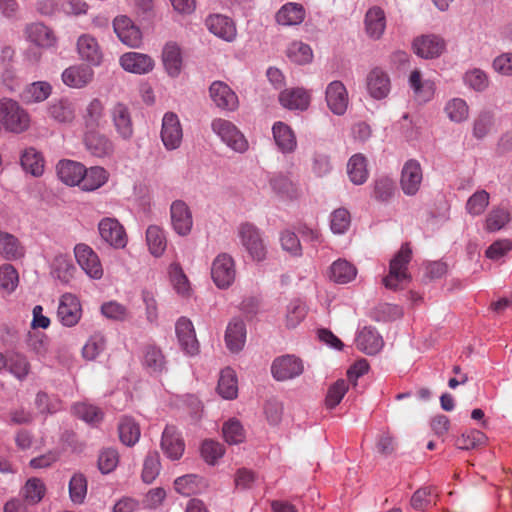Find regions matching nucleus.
<instances>
[{
    "label": "nucleus",
    "mask_w": 512,
    "mask_h": 512,
    "mask_svg": "<svg viewBox=\"0 0 512 512\" xmlns=\"http://www.w3.org/2000/svg\"><path fill=\"white\" fill-rule=\"evenodd\" d=\"M412 251L408 244H403L400 250L391 259L389 273L383 278L385 288L390 290L404 289L410 282L408 264L411 260Z\"/></svg>",
    "instance_id": "1"
},
{
    "label": "nucleus",
    "mask_w": 512,
    "mask_h": 512,
    "mask_svg": "<svg viewBox=\"0 0 512 512\" xmlns=\"http://www.w3.org/2000/svg\"><path fill=\"white\" fill-rule=\"evenodd\" d=\"M57 175L59 179L69 185H79L83 191H93L96 189V180L92 174H87L88 170L79 162L72 160H62L57 164ZM93 173V169H90Z\"/></svg>",
    "instance_id": "2"
},
{
    "label": "nucleus",
    "mask_w": 512,
    "mask_h": 512,
    "mask_svg": "<svg viewBox=\"0 0 512 512\" xmlns=\"http://www.w3.org/2000/svg\"><path fill=\"white\" fill-rule=\"evenodd\" d=\"M0 120L4 128L13 133H22L30 126L29 114L14 100H0Z\"/></svg>",
    "instance_id": "3"
},
{
    "label": "nucleus",
    "mask_w": 512,
    "mask_h": 512,
    "mask_svg": "<svg viewBox=\"0 0 512 512\" xmlns=\"http://www.w3.org/2000/svg\"><path fill=\"white\" fill-rule=\"evenodd\" d=\"M212 131L230 149L237 153H244L248 149V141L243 133L231 121L217 118L211 123Z\"/></svg>",
    "instance_id": "4"
},
{
    "label": "nucleus",
    "mask_w": 512,
    "mask_h": 512,
    "mask_svg": "<svg viewBox=\"0 0 512 512\" xmlns=\"http://www.w3.org/2000/svg\"><path fill=\"white\" fill-rule=\"evenodd\" d=\"M238 237L249 256L261 262L266 258L267 250L261 231L252 223H242L238 227Z\"/></svg>",
    "instance_id": "5"
},
{
    "label": "nucleus",
    "mask_w": 512,
    "mask_h": 512,
    "mask_svg": "<svg viewBox=\"0 0 512 512\" xmlns=\"http://www.w3.org/2000/svg\"><path fill=\"white\" fill-rule=\"evenodd\" d=\"M270 370L276 381L284 382L299 377L304 372V363L294 354H284L272 361Z\"/></svg>",
    "instance_id": "6"
},
{
    "label": "nucleus",
    "mask_w": 512,
    "mask_h": 512,
    "mask_svg": "<svg viewBox=\"0 0 512 512\" xmlns=\"http://www.w3.org/2000/svg\"><path fill=\"white\" fill-rule=\"evenodd\" d=\"M211 276L218 288L230 287L236 276L235 262L232 256L228 253L218 254L212 262Z\"/></svg>",
    "instance_id": "7"
},
{
    "label": "nucleus",
    "mask_w": 512,
    "mask_h": 512,
    "mask_svg": "<svg viewBox=\"0 0 512 512\" xmlns=\"http://www.w3.org/2000/svg\"><path fill=\"white\" fill-rule=\"evenodd\" d=\"M169 212L172 230L178 236H188L193 228L192 211L188 204L181 199L174 200L170 205Z\"/></svg>",
    "instance_id": "8"
},
{
    "label": "nucleus",
    "mask_w": 512,
    "mask_h": 512,
    "mask_svg": "<svg viewBox=\"0 0 512 512\" xmlns=\"http://www.w3.org/2000/svg\"><path fill=\"white\" fill-rule=\"evenodd\" d=\"M160 137L167 150L172 151L180 147L183 139V130L176 113L169 111L164 114Z\"/></svg>",
    "instance_id": "9"
},
{
    "label": "nucleus",
    "mask_w": 512,
    "mask_h": 512,
    "mask_svg": "<svg viewBox=\"0 0 512 512\" xmlns=\"http://www.w3.org/2000/svg\"><path fill=\"white\" fill-rule=\"evenodd\" d=\"M209 96L220 110L233 112L239 107L237 94L223 81H213L210 84Z\"/></svg>",
    "instance_id": "10"
},
{
    "label": "nucleus",
    "mask_w": 512,
    "mask_h": 512,
    "mask_svg": "<svg viewBox=\"0 0 512 512\" xmlns=\"http://www.w3.org/2000/svg\"><path fill=\"white\" fill-rule=\"evenodd\" d=\"M423 181V170L416 159L407 160L401 170L400 186L407 196H414L420 190Z\"/></svg>",
    "instance_id": "11"
},
{
    "label": "nucleus",
    "mask_w": 512,
    "mask_h": 512,
    "mask_svg": "<svg viewBox=\"0 0 512 512\" xmlns=\"http://www.w3.org/2000/svg\"><path fill=\"white\" fill-rule=\"evenodd\" d=\"M161 450L171 461L179 460L185 450V442L182 433L174 425H166L162 432Z\"/></svg>",
    "instance_id": "12"
},
{
    "label": "nucleus",
    "mask_w": 512,
    "mask_h": 512,
    "mask_svg": "<svg viewBox=\"0 0 512 512\" xmlns=\"http://www.w3.org/2000/svg\"><path fill=\"white\" fill-rule=\"evenodd\" d=\"M98 233L102 239L115 248H124L127 236L124 226L116 218H103L98 222Z\"/></svg>",
    "instance_id": "13"
},
{
    "label": "nucleus",
    "mask_w": 512,
    "mask_h": 512,
    "mask_svg": "<svg viewBox=\"0 0 512 512\" xmlns=\"http://www.w3.org/2000/svg\"><path fill=\"white\" fill-rule=\"evenodd\" d=\"M113 28L119 40L131 47L138 48L142 44V32L127 16H118L113 21Z\"/></svg>",
    "instance_id": "14"
},
{
    "label": "nucleus",
    "mask_w": 512,
    "mask_h": 512,
    "mask_svg": "<svg viewBox=\"0 0 512 512\" xmlns=\"http://www.w3.org/2000/svg\"><path fill=\"white\" fill-rule=\"evenodd\" d=\"M325 100L333 114L344 115L349 104L348 92L344 84L337 80L330 82L326 87Z\"/></svg>",
    "instance_id": "15"
},
{
    "label": "nucleus",
    "mask_w": 512,
    "mask_h": 512,
    "mask_svg": "<svg viewBox=\"0 0 512 512\" xmlns=\"http://www.w3.org/2000/svg\"><path fill=\"white\" fill-rule=\"evenodd\" d=\"M175 332L181 349L190 356L199 351V343L195 329L190 319L180 317L175 324Z\"/></svg>",
    "instance_id": "16"
},
{
    "label": "nucleus",
    "mask_w": 512,
    "mask_h": 512,
    "mask_svg": "<svg viewBox=\"0 0 512 512\" xmlns=\"http://www.w3.org/2000/svg\"><path fill=\"white\" fill-rule=\"evenodd\" d=\"M82 316V308L79 300L72 294H64L60 298L57 309V317L66 327L75 326Z\"/></svg>",
    "instance_id": "17"
},
{
    "label": "nucleus",
    "mask_w": 512,
    "mask_h": 512,
    "mask_svg": "<svg viewBox=\"0 0 512 512\" xmlns=\"http://www.w3.org/2000/svg\"><path fill=\"white\" fill-rule=\"evenodd\" d=\"M413 49L421 58L434 59L443 53L445 42L437 35H422L413 41Z\"/></svg>",
    "instance_id": "18"
},
{
    "label": "nucleus",
    "mask_w": 512,
    "mask_h": 512,
    "mask_svg": "<svg viewBox=\"0 0 512 512\" xmlns=\"http://www.w3.org/2000/svg\"><path fill=\"white\" fill-rule=\"evenodd\" d=\"M408 85L412 90L414 99L420 103L429 102L435 94V82L431 79H423L418 69L410 73Z\"/></svg>",
    "instance_id": "19"
},
{
    "label": "nucleus",
    "mask_w": 512,
    "mask_h": 512,
    "mask_svg": "<svg viewBox=\"0 0 512 512\" xmlns=\"http://www.w3.org/2000/svg\"><path fill=\"white\" fill-rule=\"evenodd\" d=\"M113 125L118 135L124 139L132 138L134 130L129 108L123 103H116L110 110Z\"/></svg>",
    "instance_id": "20"
},
{
    "label": "nucleus",
    "mask_w": 512,
    "mask_h": 512,
    "mask_svg": "<svg viewBox=\"0 0 512 512\" xmlns=\"http://www.w3.org/2000/svg\"><path fill=\"white\" fill-rule=\"evenodd\" d=\"M367 90L369 95L376 100L386 98L391 90L389 75L380 68L372 69L367 75Z\"/></svg>",
    "instance_id": "21"
},
{
    "label": "nucleus",
    "mask_w": 512,
    "mask_h": 512,
    "mask_svg": "<svg viewBox=\"0 0 512 512\" xmlns=\"http://www.w3.org/2000/svg\"><path fill=\"white\" fill-rule=\"evenodd\" d=\"M94 70L90 65L79 64L66 68L61 77L63 83L71 88H82L92 81Z\"/></svg>",
    "instance_id": "22"
},
{
    "label": "nucleus",
    "mask_w": 512,
    "mask_h": 512,
    "mask_svg": "<svg viewBox=\"0 0 512 512\" xmlns=\"http://www.w3.org/2000/svg\"><path fill=\"white\" fill-rule=\"evenodd\" d=\"M119 61L125 71L139 75L149 73L154 67L153 59L139 52L124 53Z\"/></svg>",
    "instance_id": "23"
},
{
    "label": "nucleus",
    "mask_w": 512,
    "mask_h": 512,
    "mask_svg": "<svg viewBox=\"0 0 512 512\" xmlns=\"http://www.w3.org/2000/svg\"><path fill=\"white\" fill-rule=\"evenodd\" d=\"M141 363L150 375H159L166 371V360L162 350L154 344H147L142 348Z\"/></svg>",
    "instance_id": "24"
},
{
    "label": "nucleus",
    "mask_w": 512,
    "mask_h": 512,
    "mask_svg": "<svg viewBox=\"0 0 512 512\" xmlns=\"http://www.w3.org/2000/svg\"><path fill=\"white\" fill-rule=\"evenodd\" d=\"M206 26L212 34L227 42H232L236 38L235 24L227 16L220 14L210 15L206 19Z\"/></svg>",
    "instance_id": "25"
},
{
    "label": "nucleus",
    "mask_w": 512,
    "mask_h": 512,
    "mask_svg": "<svg viewBox=\"0 0 512 512\" xmlns=\"http://www.w3.org/2000/svg\"><path fill=\"white\" fill-rule=\"evenodd\" d=\"M356 346L367 355H375L382 349L383 339L376 328L365 326L357 334Z\"/></svg>",
    "instance_id": "26"
},
{
    "label": "nucleus",
    "mask_w": 512,
    "mask_h": 512,
    "mask_svg": "<svg viewBox=\"0 0 512 512\" xmlns=\"http://www.w3.org/2000/svg\"><path fill=\"white\" fill-rule=\"evenodd\" d=\"M246 341V325L238 317L231 319L225 331V343L231 352H239Z\"/></svg>",
    "instance_id": "27"
},
{
    "label": "nucleus",
    "mask_w": 512,
    "mask_h": 512,
    "mask_svg": "<svg viewBox=\"0 0 512 512\" xmlns=\"http://www.w3.org/2000/svg\"><path fill=\"white\" fill-rule=\"evenodd\" d=\"M273 138L278 149L286 154L292 153L297 146V141L292 129L285 123L278 121L272 127Z\"/></svg>",
    "instance_id": "28"
},
{
    "label": "nucleus",
    "mask_w": 512,
    "mask_h": 512,
    "mask_svg": "<svg viewBox=\"0 0 512 512\" xmlns=\"http://www.w3.org/2000/svg\"><path fill=\"white\" fill-rule=\"evenodd\" d=\"M365 30L367 35L378 40L383 35L386 28V16L384 11L377 6L371 7L365 15Z\"/></svg>",
    "instance_id": "29"
},
{
    "label": "nucleus",
    "mask_w": 512,
    "mask_h": 512,
    "mask_svg": "<svg viewBox=\"0 0 512 512\" xmlns=\"http://www.w3.org/2000/svg\"><path fill=\"white\" fill-rule=\"evenodd\" d=\"M357 275L355 265L344 258L335 260L329 267V278L337 284H347Z\"/></svg>",
    "instance_id": "30"
},
{
    "label": "nucleus",
    "mask_w": 512,
    "mask_h": 512,
    "mask_svg": "<svg viewBox=\"0 0 512 512\" xmlns=\"http://www.w3.org/2000/svg\"><path fill=\"white\" fill-rule=\"evenodd\" d=\"M275 18L282 26L299 25L305 18V9L299 3L288 2L278 10Z\"/></svg>",
    "instance_id": "31"
},
{
    "label": "nucleus",
    "mask_w": 512,
    "mask_h": 512,
    "mask_svg": "<svg viewBox=\"0 0 512 512\" xmlns=\"http://www.w3.org/2000/svg\"><path fill=\"white\" fill-rule=\"evenodd\" d=\"M281 105L290 110H306L310 103L309 94L302 88L286 89L279 95Z\"/></svg>",
    "instance_id": "32"
},
{
    "label": "nucleus",
    "mask_w": 512,
    "mask_h": 512,
    "mask_svg": "<svg viewBox=\"0 0 512 512\" xmlns=\"http://www.w3.org/2000/svg\"><path fill=\"white\" fill-rule=\"evenodd\" d=\"M26 35L29 41L42 48L52 47L56 43L53 31L42 23L28 25Z\"/></svg>",
    "instance_id": "33"
},
{
    "label": "nucleus",
    "mask_w": 512,
    "mask_h": 512,
    "mask_svg": "<svg viewBox=\"0 0 512 512\" xmlns=\"http://www.w3.org/2000/svg\"><path fill=\"white\" fill-rule=\"evenodd\" d=\"M120 441L127 447H133L138 443L141 430L139 423L130 416H123L118 423Z\"/></svg>",
    "instance_id": "34"
},
{
    "label": "nucleus",
    "mask_w": 512,
    "mask_h": 512,
    "mask_svg": "<svg viewBox=\"0 0 512 512\" xmlns=\"http://www.w3.org/2000/svg\"><path fill=\"white\" fill-rule=\"evenodd\" d=\"M162 61L166 72L171 77H177L182 69V55L176 43H167L162 51Z\"/></svg>",
    "instance_id": "35"
},
{
    "label": "nucleus",
    "mask_w": 512,
    "mask_h": 512,
    "mask_svg": "<svg viewBox=\"0 0 512 512\" xmlns=\"http://www.w3.org/2000/svg\"><path fill=\"white\" fill-rule=\"evenodd\" d=\"M75 259L80 268L92 279L96 277V254L93 249L84 243L74 247Z\"/></svg>",
    "instance_id": "36"
},
{
    "label": "nucleus",
    "mask_w": 512,
    "mask_h": 512,
    "mask_svg": "<svg viewBox=\"0 0 512 512\" xmlns=\"http://www.w3.org/2000/svg\"><path fill=\"white\" fill-rule=\"evenodd\" d=\"M146 242L153 256H162L167 247V238L164 229L158 225H149L146 230Z\"/></svg>",
    "instance_id": "37"
},
{
    "label": "nucleus",
    "mask_w": 512,
    "mask_h": 512,
    "mask_svg": "<svg viewBox=\"0 0 512 512\" xmlns=\"http://www.w3.org/2000/svg\"><path fill=\"white\" fill-rule=\"evenodd\" d=\"M44 481L37 477L29 478L21 488V496L27 504L36 505L42 501L46 494Z\"/></svg>",
    "instance_id": "38"
},
{
    "label": "nucleus",
    "mask_w": 512,
    "mask_h": 512,
    "mask_svg": "<svg viewBox=\"0 0 512 512\" xmlns=\"http://www.w3.org/2000/svg\"><path fill=\"white\" fill-rule=\"evenodd\" d=\"M217 391L222 398L227 400H232L237 397V377L232 368L227 367L221 371Z\"/></svg>",
    "instance_id": "39"
},
{
    "label": "nucleus",
    "mask_w": 512,
    "mask_h": 512,
    "mask_svg": "<svg viewBox=\"0 0 512 512\" xmlns=\"http://www.w3.org/2000/svg\"><path fill=\"white\" fill-rule=\"evenodd\" d=\"M0 255L7 260H16L24 255V248L14 235L0 231Z\"/></svg>",
    "instance_id": "40"
},
{
    "label": "nucleus",
    "mask_w": 512,
    "mask_h": 512,
    "mask_svg": "<svg viewBox=\"0 0 512 512\" xmlns=\"http://www.w3.org/2000/svg\"><path fill=\"white\" fill-rule=\"evenodd\" d=\"M347 173L349 179L355 185H361L366 182L368 170L365 157L361 154L353 155L347 163Z\"/></svg>",
    "instance_id": "41"
},
{
    "label": "nucleus",
    "mask_w": 512,
    "mask_h": 512,
    "mask_svg": "<svg viewBox=\"0 0 512 512\" xmlns=\"http://www.w3.org/2000/svg\"><path fill=\"white\" fill-rule=\"evenodd\" d=\"M52 87L46 81H36L28 85L23 91L22 98L26 103H39L45 101L51 94Z\"/></svg>",
    "instance_id": "42"
},
{
    "label": "nucleus",
    "mask_w": 512,
    "mask_h": 512,
    "mask_svg": "<svg viewBox=\"0 0 512 512\" xmlns=\"http://www.w3.org/2000/svg\"><path fill=\"white\" fill-rule=\"evenodd\" d=\"M21 166L26 172L38 177L44 171V160L34 148H28L21 155Z\"/></svg>",
    "instance_id": "43"
},
{
    "label": "nucleus",
    "mask_w": 512,
    "mask_h": 512,
    "mask_svg": "<svg viewBox=\"0 0 512 512\" xmlns=\"http://www.w3.org/2000/svg\"><path fill=\"white\" fill-rule=\"evenodd\" d=\"M6 367L20 381L25 380L31 370V365L26 356L18 353H14L6 359Z\"/></svg>",
    "instance_id": "44"
},
{
    "label": "nucleus",
    "mask_w": 512,
    "mask_h": 512,
    "mask_svg": "<svg viewBox=\"0 0 512 512\" xmlns=\"http://www.w3.org/2000/svg\"><path fill=\"white\" fill-rule=\"evenodd\" d=\"M75 267L66 255H58L52 264V275L62 283H68L74 276Z\"/></svg>",
    "instance_id": "45"
},
{
    "label": "nucleus",
    "mask_w": 512,
    "mask_h": 512,
    "mask_svg": "<svg viewBox=\"0 0 512 512\" xmlns=\"http://www.w3.org/2000/svg\"><path fill=\"white\" fill-rule=\"evenodd\" d=\"M511 220L510 212L503 207H494L488 213L485 220V229L488 232H496L504 228Z\"/></svg>",
    "instance_id": "46"
},
{
    "label": "nucleus",
    "mask_w": 512,
    "mask_h": 512,
    "mask_svg": "<svg viewBox=\"0 0 512 512\" xmlns=\"http://www.w3.org/2000/svg\"><path fill=\"white\" fill-rule=\"evenodd\" d=\"M272 190L284 198H294L297 195L295 184L283 174H275L269 179Z\"/></svg>",
    "instance_id": "47"
},
{
    "label": "nucleus",
    "mask_w": 512,
    "mask_h": 512,
    "mask_svg": "<svg viewBox=\"0 0 512 512\" xmlns=\"http://www.w3.org/2000/svg\"><path fill=\"white\" fill-rule=\"evenodd\" d=\"M119 461L120 455L116 448H103L98 454V471L109 474L117 468Z\"/></svg>",
    "instance_id": "48"
},
{
    "label": "nucleus",
    "mask_w": 512,
    "mask_h": 512,
    "mask_svg": "<svg viewBox=\"0 0 512 512\" xmlns=\"http://www.w3.org/2000/svg\"><path fill=\"white\" fill-rule=\"evenodd\" d=\"M169 277L176 293L182 297H188L191 292L188 278L178 264H172L169 268Z\"/></svg>",
    "instance_id": "49"
},
{
    "label": "nucleus",
    "mask_w": 512,
    "mask_h": 512,
    "mask_svg": "<svg viewBox=\"0 0 512 512\" xmlns=\"http://www.w3.org/2000/svg\"><path fill=\"white\" fill-rule=\"evenodd\" d=\"M448 118L456 123H461L468 118L469 107L462 98L450 99L444 108Z\"/></svg>",
    "instance_id": "50"
},
{
    "label": "nucleus",
    "mask_w": 512,
    "mask_h": 512,
    "mask_svg": "<svg viewBox=\"0 0 512 512\" xmlns=\"http://www.w3.org/2000/svg\"><path fill=\"white\" fill-rule=\"evenodd\" d=\"M351 225V216L346 208L335 209L330 214V229L333 234H345Z\"/></svg>",
    "instance_id": "51"
},
{
    "label": "nucleus",
    "mask_w": 512,
    "mask_h": 512,
    "mask_svg": "<svg viewBox=\"0 0 512 512\" xmlns=\"http://www.w3.org/2000/svg\"><path fill=\"white\" fill-rule=\"evenodd\" d=\"M287 56L292 62L302 65L312 61L313 52L308 44L295 41L289 45Z\"/></svg>",
    "instance_id": "52"
},
{
    "label": "nucleus",
    "mask_w": 512,
    "mask_h": 512,
    "mask_svg": "<svg viewBox=\"0 0 512 512\" xmlns=\"http://www.w3.org/2000/svg\"><path fill=\"white\" fill-rule=\"evenodd\" d=\"M436 494L432 487H422L411 497V506L417 511H426L435 504Z\"/></svg>",
    "instance_id": "53"
},
{
    "label": "nucleus",
    "mask_w": 512,
    "mask_h": 512,
    "mask_svg": "<svg viewBox=\"0 0 512 512\" xmlns=\"http://www.w3.org/2000/svg\"><path fill=\"white\" fill-rule=\"evenodd\" d=\"M465 85L477 92L485 91L489 86V77L479 68L468 70L463 77Z\"/></svg>",
    "instance_id": "54"
},
{
    "label": "nucleus",
    "mask_w": 512,
    "mask_h": 512,
    "mask_svg": "<svg viewBox=\"0 0 512 512\" xmlns=\"http://www.w3.org/2000/svg\"><path fill=\"white\" fill-rule=\"evenodd\" d=\"M160 468L161 463L158 452H149L144 459L142 469V480L147 484L152 483L159 475Z\"/></svg>",
    "instance_id": "55"
},
{
    "label": "nucleus",
    "mask_w": 512,
    "mask_h": 512,
    "mask_svg": "<svg viewBox=\"0 0 512 512\" xmlns=\"http://www.w3.org/2000/svg\"><path fill=\"white\" fill-rule=\"evenodd\" d=\"M489 193L486 190H478L472 194L466 203V211L472 216L481 215L489 205Z\"/></svg>",
    "instance_id": "56"
},
{
    "label": "nucleus",
    "mask_w": 512,
    "mask_h": 512,
    "mask_svg": "<svg viewBox=\"0 0 512 512\" xmlns=\"http://www.w3.org/2000/svg\"><path fill=\"white\" fill-rule=\"evenodd\" d=\"M49 115L58 122H70L74 118V108L68 100H58L49 107Z\"/></svg>",
    "instance_id": "57"
},
{
    "label": "nucleus",
    "mask_w": 512,
    "mask_h": 512,
    "mask_svg": "<svg viewBox=\"0 0 512 512\" xmlns=\"http://www.w3.org/2000/svg\"><path fill=\"white\" fill-rule=\"evenodd\" d=\"M87 494V481L82 474H75L69 482V496L74 504H82Z\"/></svg>",
    "instance_id": "58"
},
{
    "label": "nucleus",
    "mask_w": 512,
    "mask_h": 512,
    "mask_svg": "<svg viewBox=\"0 0 512 512\" xmlns=\"http://www.w3.org/2000/svg\"><path fill=\"white\" fill-rule=\"evenodd\" d=\"M306 316V307L300 299H293L287 305L286 326L295 328Z\"/></svg>",
    "instance_id": "59"
},
{
    "label": "nucleus",
    "mask_w": 512,
    "mask_h": 512,
    "mask_svg": "<svg viewBox=\"0 0 512 512\" xmlns=\"http://www.w3.org/2000/svg\"><path fill=\"white\" fill-rule=\"evenodd\" d=\"M222 432L225 441L229 444H239L245 438L243 426L234 418L224 423Z\"/></svg>",
    "instance_id": "60"
},
{
    "label": "nucleus",
    "mask_w": 512,
    "mask_h": 512,
    "mask_svg": "<svg viewBox=\"0 0 512 512\" xmlns=\"http://www.w3.org/2000/svg\"><path fill=\"white\" fill-rule=\"evenodd\" d=\"M201 478L195 474L178 477L174 481L175 490L184 496H190L198 492Z\"/></svg>",
    "instance_id": "61"
},
{
    "label": "nucleus",
    "mask_w": 512,
    "mask_h": 512,
    "mask_svg": "<svg viewBox=\"0 0 512 512\" xmlns=\"http://www.w3.org/2000/svg\"><path fill=\"white\" fill-rule=\"evenodd\" d=\"M348 391V383L344 379H339L333 383L327 392L325 403L330 409L335 408L343 399Z\"/></svg>",
    "instance_id": "62"
},
{
    "label": "nucleus",
    "mask_w": 512,
    "mask_h": 512,
    "mask_svg": "<svg viewBox=\"0 0 512 512\" xmlns=\"http://www.w3.org/2000/svg\"><path fill=\"white\" fill-rule=\"evenodd\" d=\"M18 272L10 265L6 264L0 268V287L8 294H11L18 286Z\"/></svg>",
    "instance_id": "63"
},
{
    "label": "nucleus",
    "mask_w": 512,
    "mask_h": 512,
    "mask_svg": "<svg viewBox=\"0 0 512 512\" xmlns=\"http://www.w3.org/2000/svg\"><path fill=\"white\" fill-rule=\"evenodd\" d=\"M394 190L393 180L388 177H381L375 181L373 195L378 201L388 202L392 198Z\"/></svg>",
    "instance_id": "64"
}]
</instances>
